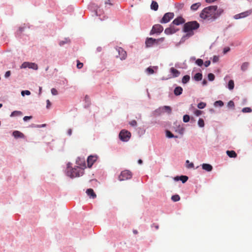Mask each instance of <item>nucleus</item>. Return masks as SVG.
Wrapping results in <instances>:
<instances>
[{"label": "nucleus", "mask_w": 252, "mask_h": 252, "mask_svg": "<svg viewBox=\"0 0 252 252\" xmlns=\"http://www.w3.org/2000/svg\"><path fill=\"white\" fill-rule=\"evenodd\" d=\"M221 8H218L216 5H211L204 8L200 13V17L205 20L214 21L217 19L223 12Z\"/></svg>", "instance_id": "nucleus-1"}, {"label": "nucleus", "mask_w": 252, "mask_h": 252, "mask_svg": "<svg viewBox=\"0 0 252 252\" xmlns=\"http://www.w3.org/2000/svg\"><path fill=\"white\" fill-rule=\"evenodd\" d=\"M199 27V24L195 21H191L185 23L184 25L183 31L187 33V35L189 36H192L194 33L193 30H197Z\"/></svg>", "instance_id": "nucleus-2"}, {"label": "nucleus", "mask_w": 252, "mask_h": 252, "mask_svg": "<svg viewBox=\"0 0 252 252\" xmlns=\"http://www.w3.org/2000/svg\"><path fill=\"white\" fill-rule=\"evenodd\" d=\"M84 174V169L76 166L72 168L68 167L66 175L70 178L80 177Z\"/></svg>", "instance_id": "nucleus-3"}, {"label": "nucleus", "mask_w": 252, "mask_h": 252, "mask_svg": "<svg viewBox=\"0 0 252 252\" xmlns=\"http://www.w3.org/2000/svg\"><path fill=\"white\" fill-rule=\"evenodd\" d=\"M119 136L122 141L127 142L131 137V133L127 130L123 129L120 131Z\"/></svg>", "instance_id": "nucleus-4"}, {"label": "nucleus", "mask_w": 252, "mask_h": 252, "mask_svg": "<svg viewBox=\"0 0 252 252\" xmlns=\"http://www.w3.org/2000/svg\"><path fill=\"white\" fill-rule=\"evenodd\" d=\"M132 177L131 172L127 170L123 171L119 176V180L120 181H125L131 179Z\"/></svg>", "instance_id": "nucleus-5"}, {"label": "nucleus", "mask_w": 252, "mask_h": 252, "mask_svg": "<svg viewBox=\"0 0 252 252\" xmlns=\"http://www.w3.org/2000/svg\"><path fill=\"white\" fill-rule=\"evenodd\" d=\"M174 14L172 12L166 13L160 21L161 24L167 23L173 18Z\"/></svg>", "instance_id": "nucleus-6"}, {"label": "nucleus", "mask_w": 252, "mask_h": 252, "mask_svg": "<svg viewBox=\"0 0 252 252\" xmlns=\"http://www.w3.org/2000/svg\"><path fill=\"white\" fill-rule=\"evenodd\" d=\"M163 30V27L157 24L153 26L152 30L150 32V34H153L155 33L159 34L161 33Z\"/></svg>", "instance_id": "nucleus-7"}, {"label": "nucleus", "mask_w": 252, "mask_h": 252, "mask_svg": "<svg viewBox=\"0 0 252 252\" xmlns=\"http://www.w3.org/2000/svg\"><path fill=\"white\" fill-rule=\"evenodd\" d=\"M27 67L37 70L38 69V65L34 63L24 62L20 66L21 68H26Z\"/></svg>", "instance_id": "nucleus-8"}, {"label": "nucleus", "mask_w": 252, "mask_h": 252, "mask_svg": "<svg viewBox=\"0 0 252 252\" xmlns=\"http://www.w3.org/2000/svg\"><path fill=\"white\" fill-rule=\"evenodd\" d=\"M179 30L174 27V25L172 24L170 25V27L165 29L164 31V33L166 34H171L175 33Z\"/></svg>", "instance_id": "nucleus-9"}, {"label": "nucleus", "mask_w": 252, "mask_h": 252, "mask_svg": "<svg viewBox=\"0 0 252 252\" xmlns=\"http://www.w3.org/2000/svg\"><path fill=\"white\" fill-rule=\"evenodd\" d=\"M252 13V10L251 9V10L246 11L245 12H242L240 14H236L234 16V17L235 19H240V18H245L249 15H250V14H251Z\"/></svg>", "instance_id": "nucleus-10"}, {"label": "nucleus", "mask_w": 252, "mask_h": 252, "mask_svg": "<svg viewBox=\"0 0 252 252\" xmlns=\"http://www.w3.org/2000/svg\"><path fill=\"white\" fill-rule=\"evenodd\" d=\"M97 157L96 156H90L87 159L88 166L90 168L92 166L95 161H96Z\"/></svg>", "instance_id": "nucleus-11"}, {"label": "nucleus", "mask_w": 252, "mask_h": 252, "mask_svg": "<svg viewBox=\"0 0 252 252\" xmlns=\"http://www.w3.org/2000/svg\"><path fill=\"white\" fill-rule=\"evenodd\" d=\"M117 51L119 54V57L121 60H125L126 57V52L122 48L118 47Z\"/></svg>", "instance_id": "nucleus-12"}, {"label": "nucleus", "mask_w": 252, "mask_h": 252, "mask_svg": "<svg viewBox=\"0 0 252 252\" xmlns=\"http://www.w3.org/2000/svg\"><path fill=\"white\" fill-rule=\"evenodd\" d=\"M185 20L181 17H178L175 19L172 23V25H179L185 23Z\"/></svg>", "instance_id": "nucleus-13"}, {"label": "nucleus", "mask_w": 252, "mask_h": 252, "mask_svg": "<svg viewBox=\"0 0 252 252\" xmlns=\"http://www.w3.org/2000/svg\"><path fill=\"white\" fill-rule=\"evenodd\" d=\"M156 41V39H154L151 37L148 38L145 42L146 46L148 47L152 46L153 45L155 44Z\"/></svg>", "instance_id": "nucleus-14"}, {"label": "nucleus", "mask_w": 252, "mask_h": 252, "mask_svg": "<svg viewBox=\"0 0 252 252\" xmlns=\"http://www.w3.org/2000/svg\"><path fill=\"white\" fill-rule=\"evenodd\" d=\"M86 193L88 196L93 199L96 197V195L94 192V190L92 189H88L86 191Z\"/></svg>", "instance_id": "nucleus-15"}, {"label": "nucleus", "mask_w": 252, "mask_h": 252, "mask_svg": "<svg viewBox=\"0 0 252 252\" xmlns=\"http://www.w3.org/2000/svg\"><path fill=\"white\" fill-rule=\"evenodd\" d=\"M202 167L203 169H204L207 171H208V172L212 171L213 169L212 166L211 165H210L209 164H207V163H203L202 165Z\"/></svg>", "instance_id": "nucleus-16"}, {"label": "nucleus", "mask_w": 252, "mask_h": 252, "mask_svg": "<svg viewBox=\"0 0 252 252\" xmlns=\"http://www.w3.org/2000/svg\"><path fill=\"white\" fill-rule=\"evenodd\" d=\"M175 180L176 181H178L179 180H180L183 183H185L188 180V177L187 176H184V175L181 176L180 177L177 176L175 178Z\"/></svg>", "instance_id": "nucleus-17"}, {"label": "nucleus", "mask_w": 252, "mask_h": 252, "mask_svg": "<svg viewBox=\"0 0 252 252\" xmlns=\"http://www.w3.org/2000/svg\"><path fill=\"white\" fill-rule=\"evenodd\" d=\"M13 135L15 138H23L24 137V135L19 131H14L13 132Z\"/></svg>", "instance_id": "nucleus-18"}, {"label": "nucleus", "mask_w": 252, "mask_h": 252, "mask_svg": "<svg viewBox=\"0 0 252 252\" xmlns=\"http://www.w3.org/2000/svg\"><path fill=\"white\" fill-rule=\"evenodd\" d=\"M183 89L181 87H177L175 88L174 93L176 95H179L182 94Z\"/></svg>", "instance_id": "nucleus-19"}, {"label": "nucleus", "mask_w": 252, "mask_h": 252, "mask_svg": "<svg viewBox=\"0 0 252 252\" xmlns=\"http://www.w3.org/2000/svg\"><path fill=\"white\" fill-rule=\"evenodd\" d=\"M158 66L149 67L146 69V71L149 74H152L154 73L155 71L154 69H158Z\"/></svg>", "instance_id": "nucleus-20"}, {"label": "nucleus", "mask_w": 252, "mask_h": 252, "mask_svg": "<svg viewBox=\"0 0 252 252\" xmlns=\"http://www.w3.org/2000/svg\"><path fill=\"white\" fill-rule=\"evenodd\" d=\"M170 71L175 77H178L180 74V72L174 67H171L170 68Z\"/></svg>", "instance_id": "nucleus-21"}, {"label": "nucleus", "mask_w": 252, "mask_h": 252, "mask_svg": "<svg viewBox=\"0 0 252 252\" xmlns=\"http://www.w3.org/2000/svg\"><path fill=\"white\" fill-rule=\"evenodd\" d=\"M201 4L200 2H197L191 5L190 7L191 10L195 11L201 6Z\"/></svg>", "instance_id": "nucleus-22"}, {"label": "nucleus", "mask_w": 252, "mask_h": 252, "mask_svg": "<svg viewBox=\"0 0 252 252\" xmlns=\"http://www.w3.org/2000/svg\"><path fill=\"white\" fill-rule=\"evenodd\" d=\"M226 154L230 158H236L237 154L234 151H227Z\"/></svg>", "instance_id": "nucleus-23"}, {"label": "nucleus", "mask_w": 252, "mask_h": 252, "mask_svg": "<svg viewBox=\"0 0 252 252\" xmlns=\"http://www.w3.org/2000/svg\"><path fill=\"white\" fill-rule=\"evenodd\" d=\"M158 3L155 1H152L151 5V8L155 11L158 10Z\"/></svg>", "instance_id": "nucleus-24"}, {"label": "nucleus", "mask_w": 252, "mask_h": 252, "mask_svg": "<svg viewBox=\"0 0 252 252\" xmlns=\"http://www.w3.org/2000/svg\"><path fill=\"white\" fill-rule=\"evenodd\" d=\"M249 66V63L245 62L241 65V69L242 71H245L247 70Z\"/></svg>", "instance_id": "nucleus-25"}, {"label": "nucleus", "mask_w": 252, "mask_h": 252, "mask_svg": "<svg viewBox=\"0 0 252 252\" xmlns=\"http://www.w3.org/2000/svg\"><path fill=\"white\" fill-rule=\"evenodd\" d=\"M202 79V74L201 73H197L194 76V79L196 81H200Z\"/></svg>", "instance_id": "nucleus-26"}, {"label": "nucleus", "mask_w": 252, "mask_h": 252, "mask_svg": "<svg viewBox=\"0 0 252 252\" xmlns=\"http://www.w3.org/2000/svg\"><path fill=\"white\" fill-rule=\"evenodd\" d=\"M22 112L20 111H14L11 113L10 114V117H15L17 116H21L22 115Z\"/></svg>", "instance_id": "nucleus-27"}, {"label": "nucleus", "mask_w": 252, "mask_h": 252, "mask_svg": "<svg viewBox=\"0 0 252 252\" xmlns=\"http://www.w3.org/2000/svg\"><path fill=\"white\" fill-rule=\"evenodd\" d=\"M234 83L232 80H230L228 83V88L229 90H232L234 89Z\"/></svg>", "instance_id": "nucleus-28"}, {"label": "nucleus", "mask_w": 252, "mask_h": 252, "mask_svg": "<svg viewBox=\"0 0 252 252\" xmlns=\"http://www.w3.org/2000/svg\"><path fill=\"white\" fill-rule=\"evenodd\" d=\"M190 80V77L189 75H185L183 77L182 82L184 84L188 83Z\"/></svg>", "instance_id": "nucleus-29"}, {"label": "nucleus", "mask_w": 252, "mask_h": 252, "mask_svg": "<svg viewBox=\"0 0 252 252\" xmlns=\"http://www.w3.org/2000/svg\"><path fill=\"white\" fill-rule=\"evenodd\" d=\"M171 199L174 201V202H176V201H178L179 200H180V197L179 195H177V194H176V195H173L172 197H171Z\"/></svg>", "instance_id": "nucleus-30"}, {"label": "nucleus", "mask_w": 252, "mask_h": 252, "mask_svg": "<svg viewBox=\"0 0 252 252\" xmlns=\"http://www.w3.org/2000/svg\"><path fill=\"white\" fill-rule=\"evenodd\" d=\"M198 125L200 127H204V120L200 118L198 121Z\"/></svg>", "instance_id": "nucleus-31"}, {"label": "nucleus", "mask_w": 252, "mask_h": 252, "mask_svg": "<svg viewBox=\"0 0 252 252\" xmlns=\"http://www.w3.org/2000/svg\"><path fill=\"white\" fill-rule=\"evenodd\" d=\"M242 111L243 113H250V112H251L252 111V110L250 107H245V108L242 109Z\"/></svg>", "instance_id": "nucleus-32"}, {"label": "nucleus", "mask_w": 252, "mask_h": 252, "mask_svg": "<svg viewBox=\"0 0 252 252\" xmlns=\"http://www.w3.org/2000/svg\"><path fill=\"white\" fill-rule=\"evenodd\" d=\"M206 105V104L205 103L201 102L198 104L197 107L199 109H203L204 107H205Z\"/></svg>", "instance_id": "nucleus-33"}, {"label": "nucleus", "mask_w": 252, "mask_h": 252, "mask_svg": "<svg viewBox=\"0 0 252 252\" xmlns=\"http://www.w3.org/2000/svg\"><path fill=\"white\" fill-rule=\"evenodd\" d=\"M163 109L167 112L168 114H170L171 113V108L170 106H164L163 107Z\"/></svg>", "instance_id": "nucleus-34"}, {"label": "nucleus", "mask_w": 252, "mask_h": 252, "mask_svg": "<svg viewBox=\"0 0 252 252\" xmlns=\"http://www.w3.org/2000/svg\"><path fill=\"white\" fill-rule=\"evenodd\" d=\"M195 63L199 66H202L203 64V60L200 59H198L197 60H196Z\"/></svg>", "instance_id": "nucleus-35"}, {"label": "nucleus", "mask_w": 252, "mask_h": 252, "mask_svg": "<svg viewBox=\"0 0 252 252\" xmlns=\"http://www.w3.org/2000/svg\"><path fill=\"white\" fill-rule=\"evenodd\" d=\"M176 7L178 9H182L184 6V4L183 3H178L175 5Z\"/></svg>", "instance_id": "nucleus-36"}, {"label": "nucleus", "mask_w": 252, "mask_h": 252, "mask_svg": "<svg viewBox=\"0 0 252 252\" xmlns=\"http://www.w3.org/2000/svg\"><path fill=\"white\" fill-rule=\"evenodd\" d=\"M164 40V37H161V38H158V39H156V41H155V44H159L161 42H162Z\"/></svg>", "instance_id": "nucleus-37"}, {"label": "nucleus", "mask_w": 252, "mask_h": 252, "mask_svg": "<svg viewBox=\"0 0 252 252\" xmlns=\"http://www.w3.org/2000/svg\"><path fill=\"white\" fill-rule=\"evenodd\" d=\"M208 79L210 81H213L215 79V75L213 73H209L208 75Z\"/></svg>", "instance_id": "nucleus-38"}, {"label": "nucleus", "mask_w": 252, "mask_h": 252, "mask_svg": "<svg viewBox=\"0 0 252 252\" xmlns=\"http://www.w3.org/2000/svg\"><path fill=\"white\" fill-rule=\"evenodd\" d=\"M215 106H222L223 105V102L221 100H218L215 102Z\"/></svg>", "instance_id": "nucleus-39"}, {"label": "nucleus", "mask_w": 252, "mask_h": 252, "mask_svg": "<svg viewBox=\"0 0 252 252\" xmlns=\"http://www.w3.org/2000/svg\"><path fill=\"white\" fill-rule=\"evenodd\" d=\"M189 116L188 115H185L183 117V121L185 123H187L189 121Z\"/></svg>", "instance_id": "nucleus-40"}, {"label": "nucleus", "mask_w": 252, "mask_h": 252, "mask_svg": "<svg viewBox=\"0 0 252 252\" xmlns=\"http://www.w3.org/2000/svg\"><path fill=\"white\" fill-rule=\"evenodd\" d=\"M77 67L78 68V69H81L83 67V63L80 62L79 61L77 60Z\"/></svg>", "instance_id": "nucleus-41"}, {"label": "nucleus", "mask_w": 252, "mask_h": 252, "mask_svg": "<svg viewBox=\"0 0 252 252\" xmlns=\"http://www.w3.org/2000/svg\"><path fill=\"white\" fill-rule=\"evenodd\" d=\"M21 94L23 96H24L25 94H26V95H30L31 94V92L28 90L23 91L21 92Z\"/></svg>", "instance_id": "nucleus-42"}, {"label": "nucleus", "mask_w": 252, "mask_h": 252, "mask_svg": "<svg viewBox=\"0 0 252 252\" xmlns=\"http://www.w3.org/2000/svg\"><path fill=\"white\" fill-rule=\"evenodd\" d=\"M166 136L169 138H172L174 137V135L169 131H166Z\"/></svg>", "instance_id": "nucleus-43"}, {"label": "nucleus", "mask_w": 252, "mask_h": 252, "mask_svg": "<svg viewBox=\"0 0 252 252\" xmlns=\"http://www.w3.org/2000/svg\"><path fill=\"white\" fill-rule=\"evenodd\" d=\"M51 93L54 95H57L58 94L57 90L55 88H52L51 89Z\"/></svg>", "instance_id": "nucleus-44"}, {"label": "nucleus", "mask_w": 252, "mask_h": 252, "mask_svg": "<svg viewBox=\"0 0 252 252\" xmlns=\"http://www.w3.org/2000/svg\"><path fill=\"white\" fill-rule=\"evenodd\" d=\"M129 125L132 126H135L137 125V122L135 120H132L129 122Z\"/></svg>", "instance_id": "nucleus-45"}, {"label": "nucleus", "mask_w": 252, "mask_h": 252, "mask_svg": "<svg viewBox=\"0 0 252 252\" xmlns=\"http://www.w3.org/2000/svg\"><path fill=\"white\" fill-rule=\"evenodd\" d=\"M228 106L229 107H234V103L233 101L231 100L228 102Z\"/></svg>", "instance_id": "nucleus-46"}, {"label": "nucleus", "mask_w": 252, "mask_h": 252, "mask_svg": "<svg viewBox=\"0 0 252 252\" xmlns=\"http://www.w3.org/2000/svg\"><path fill=\"white\" fill-rule=\"evenodd\" d=\"M194 113L197 116H199L202 114V111L200 110H197L195 111Z\"/></svg>", "instance_id": "nucleus-47"}, {"label": "nucleus", "mask_w": 252, "mask_h": 252, "mask_svg": "<svg viewBox=\"0 0 252 252\" xmlns=\"http://www.w3.org/2000/svg\"><path fill=\"white\" fill-rule=\"evenodd\" d=\"M11 75V72L10 71H7L5 72L4 76L5 78H8Z\"/></svg>", "instance_id": "nucleus-48"}, {"label": "nucleus", "mask_w": 252, "mask_h": 252, "mask_svg": "<svg viewBox=\"0 0 252 252\" xmlns=\"http://www.w3.org/2000/svg\"><path fill=\"white\" fill-rule=\"evenodd\" d=\"M32 118V116H25L23 118L24 121H27L29 120H30Z\"/></svg>", "instance_id": "nucleus-49"}, {"label": "nucleus", "mask_w": 252, "mask_h": 252, "mask_svg": "<svg viewBox=\"0 0 252 252\" xmlns=\"http://www.w3.org/2000/svg\"><path fill=\"white\" fill-rule=\"evenodd\" d=\"M68 41H69L67 40L66 39L65 41H61L60 42L59 44L60 46H62L63 44H64L65 43H66L67 42H68Z\"/></svg>", "instance_id": "nucleus-50"}, {"label": "nucleus", "mask_w": 252, "mask_h": 252, "mask_svg": "<svg viewBox=\"0 0 252 252\" xmlns=\"http://www.w3.org/2000/svg\"><path fill=\"white\" fill-rule=\"evenodd\" d=\"M211 63V62L210 61H206L205 63H204V65L206 66V67H208L209 65H210Z\"/></svg>", "instance_id": "nucleus-51"}, {"label": "nucleus", "mask_w": 252, "mask_h": 252, "mask_svg": "<svg viewBox=\"0 0 252 252\" xmlns=\"http://www.w3.org/2000/svg\"><path fill=\"white\" fill-rule=\"evenodd\" d=\"M230 50V48L229 47L225 48L223 50L224 54L226 53Z\"/></svg>", "instance_id": "nucleus-52"}, {"label": "nucleus", "mask_w": 252, "mask_h": 252, "mask_svg": "<svg viewBox=\"0 0 252 252\" xmlns=\"http://www.w3.org/2000/svg\"><path fill=\"white\" fill-rule=\"evenodd\" d=\"M50 106H51V103H50L49 100L48 99L47 100V106H46V107H47V108H49Z\"/></svg>", "instance_id": "nucleus-53"}, {"label": "nucleus", "mask_w": 252, "mask_h": 252, "mask_svg": "<svg viewBox=\"0 0 252 252\" xmlns=\"http://www.w3.org/2000/svg\"><path fill=\"white\" fill-rule=\"evenodd\" d=\"M105 4H109V5H112V3L111 2L110 0H108L105 1Z\"/></svg>", "instance_id": "nucleus-54"}, {"label": "nucleus", "mask_w": 252, "mask_h": 252, "mask_svg": "<svg viewBox=\"0 0 252 252\" xmlns=\"http://www.w3.org/2000/svg\"><path fill=\"white\" fill-rule=\"evenodd\" d=\"M206 2L207 3H212V2H213L215 1H216L217 0H205Z\"/></svg>", "instance_id": "nucleus-55"}, {"label": "nucleus", "mask_w": 252, "mask_h": 252, "mask_svg": "<svg viewBox=\"0 0 252 252\" xmlns=\"http://www.w3.org/2000/svg\"><path fill=\"white\" fill-rule=\"evenodd\" d=\"M67 133L69 135H71L72 133V130L71 129H69L67 131Z\"/></svg>", "instance_id": "nucleus-56"}, {"label": "nucleus", "mask_w": 252, "mask_h": 252, "mask_svg": "<svg viewBox=\"0 0 252 252\" xmlns=\"http://www.w3.org/2000/svg\"><path fill=\"white\" fill-rule=\"evenodd\" d=\"M193 167V163H190L189 165V166H188V168H192V167Z\"/></svg>", "instance_id": "nucleus-57"}, {"label": "nucleus", "mask_w": 252, "mask_h": 252, "mask_svg": "<svg viewBox=\"0 0 252 252\" xmlns=\"http://www.w3.org/2000/svg\"><path fill=\"white\" fill-rule=\"evenodd\" d=\"M218 58L215 56L213 59V62H217L218 61Z\"/></svg>", "instance_id": "nucleus-58"}, {"label": "nucleus", "mask_w": 252, "mask_h": 252, "mask_svg": "<svg viewBox=\"0 0 252 252\" xmlns=\"http://www.w3.org/2000/svg\"><path fill=\"white\" fill-rule=\"evenodd\" d=\"M207 83V81L206 80H204L202 82L203 85H206Z\"/></svg>", "instance_id": "nucleus-59"}, {"label": "nucleus", "mask_w": 252, "mask_h": 252, "mask_svg": "<svg viewBox=\"0 0 252 252\" xmlns=\"http://www.w3.org/2000/svg\"><path fill=\"white\" fill-rule=\"evenodd\" d=\"M138 162L139 164H142L143 163V161L142 159H140L138 160Z\"/></svg>", "instance_id": "nucleus-60"}, {"label": "nucleus", "mask_w": 252, "mask_h": 252, "mask_svg": "<svg viewBox=\"0 0 252 252\" xmlns=\"http://www.w3.org/2000/svg\"><path fill=\"white\" fill-rule=\"evenodd\" d=\"M133 232L135 234H137L138 233V231L136 230H133Z\"/></svg>", "instance_id": "nucleus-61"}, {"label": "nucleus", "mask_w": 252, "mask_h": 252, "mask_svg": "<svg viewBox=\"0 0 252 252\" xmlns=\"http://www.w3.org/2000/svg\"><path fill=\"white\" fill-rule=\"evenodd\" d=\"M153 225H154V224ZM155 228H156V229H158V228H159V226H158V225H155Z\"/></svg>", "instance_id": "nucleus-62"}, {"label": "nucleus", "mask_w": 252, "mask_h": 252, "mask_svg": "<svg viewBox=\"0 0 252 252\" xmlns=\"http://www.w3.org/2000/svg\"><path fill=\"white\" fill-rule=\"evenodd\" d=\"M2 106V104L0 103V108Z\"/></svg>", "instance_id": "nucleus-63"}, {"label": "nucleus", "mask_w": 252, "mask_h": 252, "mask_svg": "<svg viewBox=\"0 0 252 252\" xmlns=\"http://www.w3.org/2000/svg\"><path fill=\"white\" fill-rule=\"evenodd\" d=\"M41 87H40V88H39V91H40V92H41Z\"/></svg>", "instance_id": "nucleus-64"}]
</instances>
